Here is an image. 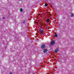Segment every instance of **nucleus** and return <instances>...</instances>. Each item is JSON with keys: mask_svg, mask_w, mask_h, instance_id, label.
<instances>
[{"mask_svg": "<svg viewBox=\"0 0 74 74\" xmlns=\"http://www.w3.org/2000/svg\"><path fill=\"white\" fill-rule=\"evenodd\" d=\"M40 34L41 35H43V33H44V30L43 29L41 28L40 29Z\"/></svg>", "mask_w": 74, "mask_h": 74, "instance_id": "obj_1", "label": "nucleus"}, {"mask_svg": "<svg viewBox=\"0 0 74 74\" xmlns=\"http://www.w3.org/2000/svg\"><path fill=\"white\" fill-rule=\"evenodd\" d=\"M45 45H42L41 46V48H42V49H44V48H45Z\"/></svg>", "mask_w": 74, "mask_h": 74, "instance_id": "obj_2", "label": "nucleus"}, {"mask_svg": "<svg viewBox=\"0 0 74 74\" xmlns=\"http://www.w3.org/2000/svg\"><path fill=\"white\" fill-rule=\"evenodd\" d=\"M43 52L44 53H46L47 52V49H44L43 51Z\"/></svg>", "mask_w": 74, "mask_h": 74, "instance_id": "obj_3", "label": "nucleus"}, {"mask_svg": "<svg viewBox=\"0 0 74 74\" xmlns=\"http://www.w3.org/2000/svg\"><path fill=\"white\" fill-rule=\"evenodd\" d=\"M54 44H55V41H53L51 42V45H54Z\"/></svg>", "mask_w": 74, "mask_h": 74, "instance_id": "obj_4", "label": "nucleus"}, {"mask_svg": "<svg viewBox=\"0 0 74 74\" xmlns=\"http://www.w3.org/2000/svg\"><path fill=\"white\" fill-rule=\"evenodd\" d=\"M55 52L56 53H57L58 52V49H56L55 50Z\"/></svg>", "mask_w": 74, "mask_h": 74, "instance_id": "obj_5", "label": "nucleus"}, {"mask_svg": "<svg viewBox=\"0 0 74 74\" xmlns=\"http://www.w3.org/2000/svg\"><path fill=\"white\" fill-rule=\"evenodd\" d=\"M49 18H48L47 19V23H49Z\"/></svg>", "mask_w": 74, "mask_h": 74, "instance_id": "obj_6", "label": "nucleus"}, {"mask_svg": "<svg viewBox=\"0 0 74 74\" xmlns=\"http://www.w3.org/2000/svg\"><path fill=\"white\" fill-rule=\"evenodd\" d=\"M20 12H22V11H23V10L22 9V8H21L20 9Z\"/></svg>", "mask_w": 74, "mask_h": 74, "instance_id": "obj_7", "label": "nucleus"}, {"mask_svg": "<svg viewBox=\"0 0 74 74\" xmlns=\"http://www.w3.org/2000/svg\"><path fill=\"white\" fill-rule=\"evenodd\" d=\"M73 15H73V13H72L71 14V17H73Z\"/></svg>", "mask_w": 74, "mask_h": 74, "instance_id": "obj_8", "label": "nucleus"}, {"mask_svg": "<svg viewBox=\"0 0 74 74\" xmlns=\"http://www.w3.org/2000/svg\"><path fill=\"white\" fill-rule=\"evenodd\" d=\"M54 37H58V35L56 34H55L54 36Z\"/></svg>", "mask_w": 74, "mask_h": 74, "instance_id": "obj_9", "label": "nucleus"}, {"mask_svg": "<svg viewBox=\"0 0 74 74\" xmlns=\"http://www.w3.org/2000/svg\"><path fill=\"white\" fill-rule=\"evenodd\" d=\"M45 7H47V3H45Z\"/></svg>", "mask_w": 74, "mask_h": 74, "instance_id": "obj_10", "label": "nucleus"}, {"mask_svg": "<svg viewBox=\"0 0 74 74\" xmlns=\"http://www.w3.org/2000/svg\"><path fill=\"white\" fill-rule=\"evenodd\" d=\"M23 23H25V21L24 20V21H23Z\"/></svg>", "mask_w": 74, "mask_h": 74, "instance_id": "obj_11", "label": "nucleus"}, {"mask_svg": "<svg viewBox=\"0 0 74 74\" xmlns=\"http://www.w3.org/2000/svg\"><path fill=\"white\" fill-rule=\"evenodd\" d=\"M9 74H12V72H10V73H9Z\"/></svg>", "mask_w": 74, "mask_h": 74, "instance_id": "obj_12", "label": "nucleus"}, {"mask_svg": "<svg viewBox=\"0 0 74 74\" xmlns=\"http://www.w3.org/2000/svg\"><path fill=\"white\" fill-rule=\"evenodd\" d=\"M3 19H5V17H3Z\"/></svg>", "mask_w": 74, "mask_h": 74, "instance_id": "obj_13", "label": "nucleus"}]
</instances>
